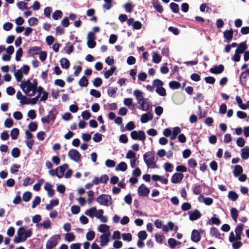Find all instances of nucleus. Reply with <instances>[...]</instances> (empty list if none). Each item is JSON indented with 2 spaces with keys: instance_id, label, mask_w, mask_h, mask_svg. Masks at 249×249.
<instances>
[{
  "instance_id": "1",
  "label": "nucleus",
  "mask_w": 249,
  "mask_h": 249,
  "mask_svg": "<svg viewBox=\"0 0 249 249\" xmlns=\"http://www.w3.org/2000/svg\"><path fill=\"white\" fill-rule=\"evenodd\" d=\"M32 235V231L31 229L26 231L23 227H20L18 230L17 236H15L14 242L16 244L24 242L28 238L30 237Z\"/></svg>"
},
{
  "instance_id": "6",
  "label": "nucleus",
  "mask_w": 249,
  "mask_h": 249,
  "mask_svg": "<svg viewBox=\"0 0 249 249\" xmlns=\"http://www.w3.org/2000/svg\"><path fill=\"white\" fill-rule=\"evenodd\" d=\"M68 155L71 160L75 162L79 161L81 158V154L78 151L74 149L70 150L68 152Z\"/></svg>"
},
{
  "instance_id": "20",
  "label": "nucleus",
  "mask_w": 249,
  "mask_h": 249,
  "mask_svg": "<svg viewBox=\"0 0 249 249\" xmlns=\"http://www.w3.org/2000/svg\"><path fill=\"white\" fill-rule=\"evenodd\" d=\"M68 168V164L67 163H64L62 165L59 166L58 167L56 168V170L58 169L59 170V172H58V178H61L63 177L64 172L66 171V170Z\"/></svg>"
},
{
  "instance_id": "19",
  "label": "nucleus",
  "mask_w": 249,
  "mask_h": 249,
  "mask_svg": "<svg viewBox=\"0 0 249 249\" xmlns=\"http://www.w3.org/2000/svg\"><path fill=\"white\" fill-rule=\"evenodd\" d=\"M152 5L154 9L158 11L159 13H162L163 11V8L160 5L158 0H153Z\"/></svg>"
},
{
  "instance_id": "27",
  "label": "nucleus",
  "mask_w": 249,
  "mask_h": 249,
  "mask_svg": "<svg viewBox=\"0 0 249 249\" xmlns=\"http://www.w3.org/2000/svg\"><path fill=\"white\" fill-rule=\"evenodd\" d=\"M127 168V165L125 162L122 161L119 163L116 167L115 170L116 171H121L124 172L126 170Z\"/></svg>"
},
{
  "instance_id": "63",
  "label": "nucleus",
  "mask_w": 249,
  "mask_h": 249,
  "mask_svg": "<svg viewBox=\"0 0 249 249\" xmlns=\"http://www.w3.org/2000/svg\"><path fill=\"white\" fill-rule=\"evenodd\" d=\"M80 211V208L78 205H73L71 207V212L73 214H78Z\"/></svg>"
},
{
  "instance_id": "26",
  "label": "nucleus",
  "mask_w": 249,
  "mask_h": 249,
  "mask_svg": "<svg viewBox=\"0 0 249 249\" xmlns=\"http://www.w3.org/2000/svg\"><path fill=\"white\" fill-rule=\"evenodd\" d=\"M238 211L235 208H232L231 209V215L232 219L235 222H237L238 216Z\"/></svg>"
},
{
  "instance_id": "60",
  "label": "nucleus",
  "mask_w": 249,
  "mask_h": 249,
  "mask_svg": "<svg viewBox=\"0 0 249 249\" xmlns=\"http://www.w3.org/2000/svg\"><path fill=\"white\" fill-rule=\"evenodd\" d=\"M90 94L95 98H99L101 96V94L100 91L95 89H91L90 90Z\"/></svg>"
},
{
  "instance_id": "7",
  "label": "nucleus",
  "mask_w": 249,
  "mask_h": 249,
  "mask_svg": "<svg viewBox=\"0 0 249 249\" xmlns=\"http://www.w3.org/2000/svg\"><path fill=\"white\" fill-rule=\"evenodd\" d=\"M56 118V114L53 113L52 110H50L49 112V114L43 117H42L41 121L43 123L49 124L50 121L54 122Z\"/></svg>"
},
{
  "instance_id": "22",
  "label": "nucleus",
  "mask_w": 249,
  "mask_h": 249,
  "mask_svg": "<svg viewBox=\"0 0 249 249\" xmlns=\"http://www.w3.org/2000/svg\"><path fill=\"white\" fill-rule=\"evenodd\" d=\"M233 31L232 29L227 30L223 32L224 37L227 40L231 41L233 37Z\"/></svg>"
},
{
  "instance_id": "24",
  "label": "nucleus",
  "mask_w": 249,
  "mask_h": 249,
  "mask_svg": "<svg viewBox=\"0 0 249 249\" xmlns=\"http://www.w3.org/2000/svg\"><path fill=\"white\" fill-rule=\"evenodd\" d=\"M60 63L61 67L63 69H67L70 66V63L69 60L66 58H62L61 59Z\"/></svg>"
},
{
  "instance_id": "30",
  "label": "nucleus",
  "mask_w": 249,
  "mask_h": 249,
  "mask_svg": "<svg viewBox=\"0 0 249 249\" xmlns=\"http://www.w3.org/2000/svg\"><path fill=\"white\" fill-rule=\"evenodd\" d=\"M116 70V67L115 66H112L109 70H108L104 72V77L105 78L107 79L111 76L113 73Z\"/></svg>"
},
{
  "instance_id": "2",
  "label": "nucleus",
  "mask_w": 249,
  "mask_h": 249,
  "mask_svg": "<svg viewBox=\"0 0 249 249\" xmlns=\"http://www.w3.org/2000/svg\"><path fill=\"white\" fill-rule=\"evenodd\" d=\"M143 160L148 168H155L157 167L156 164L154 161L155 156L152 152L148 151L145 153L143 155Z\"/></svg>"
},
{
  "instance_id": "9",
  "label": "nucleus",
  "mask_w": 249,
  "mask_h": 249,
  "mask_svg": "<svg viewBox=\"0 0 249 249\" xmlns=\"http://www.w3.org/2000/svg\"><path fill=\"white\" fill-rule=\"evenodd\" d=\"M189 215V219L191 221H195L199 219L201 216V213L198 210L196 209L194 211H189L188 212Z\"/></svg>"
},
{
  "instance_id": "37",
  "label": "nucleus",
  "mask_w": 249,
  "mask_h": 249,
  "mask_svg": "<svg viewBox=\"0 0 249 249\" xmlns=\"http://www.w3.org/2000/svg\"><path fill=\"white\" fill-rule=\"evenodd\" d=\"M168 243L169 244V245L170 246V247L171 248H175L177 245H179L180 244V242H179V241H176L175 239L174 238H169L168 240Z\"/></svg>"
},
{
  "instance_id": "17",
  "label": "nucleus",
  "mask_w": 249,
  "mask_h": 249,
  "mask_svg": "<svg viewBox=\"0 0 249 249\" xmlns=\"http://www.w3.org/2000/svg\"><path fill=\"white\" fill-rule=\"evenodd\" d=\"M41 51V48L40 47L35 46L29 48L28 51V54L29 56H33L37 54Z\"/></svg>"
},
{
  "instance_id": "38",
  "label": "nucleus",
  "mask_w": 249,
  "mask_h": 249,
  "mask_svg": "<svg viewBox=\"0 0 249 249\" xmlns=\"http://www.w3.org/2000/svg\"><path fill=\"white\" fill-rule=\"evenodd\" d=\"M228 197L231 199L232 201H235L238 197V195L233 191H231L229 192Z\"/></svg>"
},
{
  "instance_id": "28",
  "label": "nucleus",
  "mask_w": 249,
  "mask_h": 249,
  "mask_svg": "<svg viewBox=\"0 0 249 249\" xmlns=\"http://www.w3.org/2000/svg\"><path fill=\"white\" fill-rule=\"evenodd\" d=\"M97 213V209L95 207H93L87 210L85 213L89 216V217L92 218L95 216V214Z\"/></svg>"
},
{
  "instance_id": "59",
  "label": "nucleus",
  "mask_w": 249,
  "mask_h": 249,
  "mask_svg": "<svg viewBox=\"0 0 249 249\" xmlns=\"http://www.w3.org/2000/svg\"><path fill=\"white\" fill-rule=\"evenodd\" d=\"M75 239V236L73 233H68L65 235V240L69 242L73 241Z\"/></svg>"
},
{
  "instance_id": "14",
  "label": "nucleus",
  "mask_w": 249,
  "mask_h": 249,
  "mask_svg": "<svg viewBox=\"0 0 249 249\" xmlns=\"http://www.w3.org/2000/svg\"><path fill=\"white\" fill-rule=\"evenodd\" d=\"M191 240L195 243H197L201 240L200 233L196 230H193L192 231Z\"/></svg>"
},
{
  "instance_id": "40",
  "label": "nucleus",
  "mask_w": 249,
  "mask_h": 249,
  "mask_svg": "<svg viewBox=\"0 0 249 249\" xmlns=\"http://www.w3.org/2000/svg\"><path fill=\"white\" fill-rule=\"evenodd\" d=\"M134 94L138 101V103H140L142 99L143 98L142 92L139 89H136L134 91Z\"/></svg>"
},
{
  "instance_id": "11",
  "label": "nucleus",
  "mask_w": 249,
  "mask_h": 249,
  "mask_svg": "<svg viewBox=\"0 0 249 249\" xmlns=\"http://www.w3.org/2000/svg\"><path fill=\"white\" fill-rule=\"evenodd\" d=\"M140 104H141L140 109L143 111H146L152 107V105L149 103L148 99L147 98H143Z\"/></svg>"
},
{
  "instance_id": "10",
  "label": "nucleus",
  "mask_w": 249,
  "mask_h": 249,
  "mask_svg": "<svg viewBox=\"0 0 249 249\" xmlns=\"http://www.w3.org/2000/svg\"><path fill=\"white\" fill-rule=\"evenodd\" d=\"M184 177V175L181 173H174L171 178V182L173 183H178L181 181Z\"/></svg>"
},
{
  "instance_id": "62",
  "label": "nucleus",
  "mask_w": 249,
  "mask_h": 249,
  "mask_svg": "<svg viewBox=\"0 0 249 249\" xmlns=\"http://www.w3.org/2000/svg\"><path fill=\"white\" fill-rule=\"evenodd\" d=\"M95 237V232L93 231H89L86 234V238L89 241H91Z\"/></svg>"
},
{
  "instance_id": "52",
  "label": "nucleus",
  "mask_w": 249,
  "mask_h": 249,
  "mask_svg": "<svg viewBox=\"0 0 249 249\" xmlns=\"http://www.w3.org/2000/svg\"><path fill=\"white\" fill-rule=\"evenodd\" d=\"M153 85L154 87H155L157 88H159L160 87L163 86V82L159 79H156L153 80Z\"/></svg>"
},
{
  "instance_id": "34",
  "label": "nucleus",
  "mask_w": 249,
  "mask_h": 249,
  "mask_svg": "<svg viewBox=\"0 0 249 249\" xmlns=\"http://www.w3.org/2000/svg\"><path fill=\"white\" fill-rule=\"evenodd\" d=\"M249 75L245 74V72H242L239 78L240 83L242 86H245L247 83V78Z\"/></svg>"
},
{
  "instance_id": "23",
  "label": "nucleus",
  "mask_w": 249,
  "mask_h": 249,
  "mask_svg": "<svg viewBox=\"0 0 249 249\" xmlns=\"http://www.w3.org/2000/svg\"><path fill=\"white\" fill-rule=\"evenodd\" d=\"M241 157L244 160H247L249 158V147L245 146L241 150Z\"/></svg>"
},
{
  "instance_id": "4",
  "label": "nucleus",
  "mask_w": 249,
  "mask_h": 249,
  "mask_svg": "<svg viewBox=\"0 0 249 249\" xmlns=\"http://www.w3.org/2000/svg\"><path fill=\"white\" fill-rule=\"evenodd\" d=\"M131 138L134 140H140L144 141L146 139L145 133L142 130H139L138 131L134 130L130 133Z\"/></svg>"
},
{
  "instance_id": "50",
  "label": "nucleus",
  "mask_w": 249,
  "mask_h": 249,
  "mask_svg": "<svg viewBox=\"0 0 249 249\" xmlns=\"http://www.w3.org/2000/svg\"><path fill=\"white\" fill-rule=\"evenodd\" d=\"M117 88H109L107 89V92L109 96L114 97V95L117 91Z\"/></svg>"
},
{
  "instance_id": "42",
  "label": "nucleus",
  "mask_w": 249,
  "mask_h": 249,
  "mask_svg": "<svg viewBox=\"0 0 249 249\" xmlns=\"http://www.w3.org/2000/svg\"><path fill=\"white\" fill-rule=\"evenodd\" d=\"M163 166L165 170L168 172H171L174 168L173 165L168 162H165Z\"/></svg>"
},
{
  "instance_id": "18",
  "label": "nucleus",
  "mask_w": 249,
  "mask_h": 249,
  "mask_svg": "<svg viewBox=\"0 0 249 249\" xmlns=\"http://www.w3.org/2000/svg\"><path fill=\"white\" fill-rule=\"evenodd\" d=\"M153 118V115L152 113L148 112L142 115L141 118V121L142 123H146L148 121L152 120Z\"/></svg>"
},
{
  "instance_id": "44",
  "label": "nucleus",
  "mask_w": 249,
  "mask_h": 249,
  "mask_svg": "<svg viewBox=\"0 0 249 249\" xmlns=\"http://www.w3.org/2000/svg\"><path fill=\"white\" fill-rule=\"evenodd\" d=\"M11 154L14 158H18L20 156V151L19 148L15 147L12 150Z\"/></svg>"
},
{
  "instance_id": "12",
  "label": "nucleus",
  "mask_w": 249,
  "mask_h": 249,
  "mask_svg": "<svg viewBox=\"0 0 249 249\" xmlns=\"http://www.w3.org/2000/svg\"><path fill=\"white\" fill-rule=\"evenodd\" d=\"M244 229V225L239 224L235 229V239L236 240H240L241 239V234Z\"/></svg>"
},
{
  "instance_id": "46",
  "label": "nucleus",
  "mask_w": 249,
  "mask_h": 249,
  "mask_svg": "<svg viewBox=\"0 0 249 249\" xmlns=\"http://www.w3.org/2000/svg\"><path fill=\"white\" fill-rule=\"evenodd\" d=\"M37 89L33 86L31 84L28 87L25 89L24 91H23L26 94H28L31 91H33L34 92H36Z\"/></svg>"
},
{
  "instance_id": "48",
  "label": "nucleus",
  "mask_w": 249,
  "mask_h": 249,
  "mask_svg": "<svg viewBox=\"0 0 249 249\" xmlns=\"http://www.w3.org/2000/svg\"><path fill=\"white\" fill-rule=\"evenodd\" d=\"M109 229V226L106 224H101L98 228V231L101 232H106L108 231Z\"/></svg>"
},
{
  "instance_id": "55",
  "label": "nucleus",
  "mask_w": 249,
  "mask_h": 249,
  "mask_svg": "<svg viewBox=\"0 0 249 249\" xmlns=\"http://www.w3.org/2000/svg\"><path fill=\"white\" fill-rule=\"evenodd\" d=\"M29 131L32 132L35 131L37 128V124L36 122H31L28 124Z\"/></svg>"
},
{
  "instance_id": "29",
  "label": "nucleus",
  "mask_w": 249,
  "mask_h": 249,
  "mask_svg": "<svg viewBox=\"0 0 249 249\" xmlns=\"http://www.w3.org/2000/svg\"><path fill=\"white\" fill-rule=\"evenodd\" d=\"M188 165L190 168H193L195 171V175L196 174V171L195 168L197 166V163L196 160L194 158L190 159L187 162Z\"/></svg>"
},
{
  "instance_id": "35",
  "label": "nucleus",
  "mask_w": 249,
  "mask_h": 249,
  "mask_svg": "<svg viewBox=\"0 0 249 249\" xmlns=\"http://www.w3.org/2000/svg\"><path fill=\"white\" fill-rule=\"evenodd\" d=\"M78 84L81 87H87L89 84L88 79L85 76H82L79 81Z\"/></svg>"
},
{
  "instance_id": "54",
  "label": "nucleus",
  "mask_w": 249,
  "mask_h": 249,
  "mask_svg": "<svg viewBox=\"0 0 249 249\" xmlns=\"http://www.w3.org/2000/svg\"><path fill=\"white\" fill-rule=\"evenodd\" d=\"M103 81L101 78L96 77L93 81V85L95 87H99L102 84Z\"/></svg>"
},
{
  "instance_id": "41",
  "label": "nucleus",
  "mask_w": 249,
  "mask_h": 249,
  "mask_svg": "<svg viewBox=\"0 0 249 249\" xmlns=\"http://www.w3.org/2000/svg\"><path fill=\"white\" fill-rule=\"evenodd\" d=\"M161 60V57L157 53H154L153 55L152 61L156 64L159 63Z\"/></svg>"
},
{
  "instance_id": "45",
  "label": "nucleus",
  "mask_w": 249,
  "mask_h": 249,
  "mask_svg": "<svg viewBox=\"0 0 249 249\" xmlns=\"http://www.w3.org/2000/svg\"><path fill=\"white\" fill-rule=\"evenodd\" d=\"M124 8L127 13H130L132 12L133 10V6L131 3H126L124 5Z\"/></svg>"
},
{
  "instance_id": "56",
  "label": "nucleus",
  "mask_w": 249,
  "mask_h": 249,
  "mask_svg": "<svg viewBox=\"0 0 249 249\" xmlns=\"http://www.w3.org/2000/svg\"><path fill=\"white\" fill-rule=\"evenodd\" d=\"M43 181L44 180L43 179L38 180V182L34 185L33 189L36 191H39L40 190V187L43 184Z\"/></svg>"
},
{
  "instance_id": "13",
  "label": "nucleus",
  "mask_w": 249,
  "mask_h": 249,
  "mask_svg": "<svg viewBox=\"0 0 249 249\" xmlns=\"http://www.w3.org/2000/svg\"><path fill=\"white\" fill-rule=\"evenodd\" d=\"M110 235V233L108 232L107 233H104L102 234L100 236V238L101 239L100 241V245L102 247L106 246L108 243L109 242V236Z\"/></svg>"
},
{
  "instance_id": "25",
  "label": "nucleus",
  "mask_w": 249,
  "mask_h": 249,
  "mask_svg": "<svg viewBox=\"0 0 249 249\" xmlns=\"http://www.w3.org/2000/svg\"><path fill=\"white\" fill-rule=\"evenodd\" d=\"M210 233L211 236H214L215 238L218 239H221L219 231L215 227H213L210 229Z\"/></svg>"
},
{
  "instance_id": "53",
  "label": "nucleus",
  "mask_w": 249,
  "mask_h": 249,
  "mask_svg": "<svg viewBox=\"0 0 249 249\" xmlns=\"http://www.w3.org/2000/svg\"><path fill=\"white\" fill-rule=\"evenodd\" d=\"M22 49L21 48H19L16 53L15 59L16 61H18L20 60V58L22 55Z\"/></svg>"
},
{
  "instance_id": "47",
  "label": "nucleus",
  "mask_w": 249,
  "mask_h": 249,
  "mask_svg": "<svg viewBox=\"0 0 249 249\" xmlns=\"http://www.w3.org/2000/svg\"><path fill=\"white\" fill-rule=\"evenodd\" d=\"M32 193L30 192L27 191L23 193L22 196V199L25 202L29 201L32 197Z\"/></svg>"
},
{
  "instance_id": "64",
  "label": "nucleus",
  "mask_w": 249,
  "mask_h": 249,
  "mask_svg": "<svg viewBox=\"0 0 249 249\" xmlns=\"http://www.w3.org/2000/svg\"><path fill=\"white\" fill-rule=\"evenodd\" d=\"M30 67L27 65H24L19 70H21V71L22 72V74L25 75H27L28 74L30 71Z\"/></svg>"
},
{
  "instance_id": "49",
  "label": "nucleus",
  "mask_w": 249,
  "mask_h": 249,
  "mask_svg": "<svg viewBox=\"0 0 249 249\" xmlns=\"http://www.w3.org/2000/svg\"><path fill=\"white\" fill-rule=\"evenodd\" d=\"M14 75L18 82H20L23 77L22 72L21 71V70H18L15 72Z\"/></svg>"
},
{
  "instance_id": "57",
  "label": "nucleus",
  "mask_w": 249,
  "mask_h": 249,
  "mask_svg": "<svg viewBox=\"0 0 249 249\" xmlns=\"http://www.w3.org/2000/svg\"><path fill=\"white\" fill-rule=\"evenodd\" d=\"M102 140V135L101 134L96 133L93 137V140L95 142H99Z\"/></svg>"
},
{
  "instance_id": "8",
  "label": "nucleus",
  "mask_w": 249,
  "mask_h": 249,
  "mask_svg": "<svg viewBox=\"0 0 249 249\" xmlns=\"http://www.w3.org/2000/svg\"><path fill=\"white\" fill-rule=\"evenodd\" d=\"M149 193V189L143 184H142L138 188V193L139 196H147Z\"/></svg>"
},
{
  "instance_id": "51",
  "label": "nucleus",
  "mask_w": 249,
  "mask_h": 249,
  "mask_svg": "<svg viewBox=\"0 0 249 249\" xmlns=\"http://www.w3.org/2000/svg\"><path fill=\"white\" fill-rule=\"evenodd\" d=\"M32 84L31 82L29 79L27 80L26 81H22L20 87L23 91H24L25 89L30 85Z\"/></svg>"
},
{
  "instance_id": "39",
  "label": "nucleus",
  "mask_w": 249,
  "mask_h": 249,
  "mask_svg": "<svg viewBox=\"0 0 249 249\" xmlns=\"http://www.w3.org/2000/svg\"><path fill=\"white\" fill-rule=\"evenodd\" d=\"M169 6L174 13H178L179 11L178 5L176 3L172 2Z\"/></svg>"
},
{
  "instance_id": "61",
  "label": "nucleus",
  "mask_w": 249,
  "mask_h": 249,
  "mask_svg": "<svg viewBox=\"0 0 249 249\" xmlns=\"http://www.w3.org/2000/svg\"><path fill=\"white\" fill-rule=\"evenodd\" d=\"M40 197L39 196H35L32 202V207L33 208H36V207L40 203Z\"/></svg>"
},
{
  "instance_id": "5",
  "label": "nucleus",
  "mask_w": 249,
  "mask_h": 249,
  "mask_svg": "<svg viewBox=\"0 0 249 249\" xmlns=\"http://www.w3.org/2000/svg\"><path fill=\"white\" fill-rule=\"evenodd\" d=\"M111 199V197L110 196L102 194L96 198V201L101 205L108 206L110 204H109V201Z\"/></svg>"
},
{
  "instance_id": "15",
  "label": "nucleus",
  "mask_w": 249,
  "mask_h": 249,
  "mask_svg": "<svg viewBox=\"0 0 249 249\" xmlns=\"http://www.w3.org/2000/svg\"><path fill=\"white\" fill-rule=\"evenodd\" d=\"M224 65L220 64L218 66H215L210 70V71L213 74H220L224 71Z\"/></svg>"
},
{
  "instance_id": "43",
  "label": "nucleus",
  "mask_w": 249,
  "mask_h": 249,
  "mask_svg": "<svg viewBox=\"0 0 249 249\" xmlns=\"http://www.w3.org/2000/svg\"><path fill=\"white\" fill-rule=\"evenodd\" d=\"M156 92L161 96L166 95V89L162 86L156 89Z\"/></svg>"
},
{
  "instance_id": "16",
  "label": "nucleus",
  "mask_w": 249,
  "mask_h": 249,
  "mask_svg": "<svg viewBox=\"0 0 249 249\" xmlns=\"http://www.w3.org/2000/svg\"><path fill=\"white\" fill-rule=\"evenodd\" d=\"M248 49V45L246 44V42H242L239 43L238 45L237 49L235 50L237 53H243L246 51Z\"/></svg>"
},
{
  "instance_id": "58",
  "label": "nucleus",
  "mask_w": 249,
  "mask_h": 249,
  "mask_svg": "<svg viewBox=\"0 0 249 249\" xmlns=\"http://www.w3.org/2000/svg\"><path fill=\"white\" fill-rule=\"evenodd\" d=\"M138 236L139 238V239L144 240L147 238V234L145 231H141L139 232Z\"/></svg>"
},
{
  "instance_id": "36",
  "label": "nucleus",
  "mask_w": 249,
  "mask_h": 249,
  "mask_svg": "<svg viewBox=\"0 0 249 249\" xmlns=\"http://www.w3.org/2000/svg\"><path fill=\"white\" fill-rule=\"evenodd\" d=\"M63 16V13L61 11L57 10L55 11L52 15V18L54 20H58Z\"/></svg>"
},
{
  "instance_id": "21",
  "label": "nucleus",
  "mask_w": 249,
  "mask_h": 249,
  "mask_svg": "<svg viewBox=\"0 0 249 249\" xmlns=\"http://www.w3.org/2000/svg\"><path fill=\"white\" fill-rule=\"evenodd\" d=\"M243 172V169L242 167L240 165H236L234 168L233 174L235 177H238Z\"/></svg>"
},
{
  "instance_id": "33",
  "label": "nucleus",
  "mask_w": 249,
  "mask_h": 249,
  "mask_svg": "<svg viewBox=\"0 0 249 249\" xmlns=\"http://www.w3.org/2000/svg\"><path fill=\"white\" fill-rule=\"evenodd\" d=\"M236 101L237 102L239 107L242 109L245 110L247 109V106L243 104L242 100L239 96H236L235 97Z\"/></svg>"
},
{
  "instance_id": "31",
  "label": "nucleus",
  "mask_w": 249,
  "mask_h": 249,
  "mask_svg": "<svg viewBox=\"0 0 249 249\" xmlns=\"http://www.w3.org/2000/svg\"><path fill=\"white\" fill-rule=\"evenodd\" d=\"M19 133V130L18 128L12 129L10 132V136L12 140H16L18 138Z\"/></svg>"
},
{
  "instance_id": "3",
  "label": "nucleus",
  "mask_w": 249,
  "mask_h": 249,
  "mask_svg": "<svg viewBox=\"0 0 249 249\" xmlns=\"http://www.w3.org/2000/svg\"><path fill=\"white\" fill-rule=\"evenodd\" d=\"M60 239V236L59 235L52 236L46 242V249H53L57 245Z\"/></svg>"
},
{
  "instance_id": "32",
  "label": "nucleus",
  "mask_w": 249,
  "mask_h": 249,
  "mask_svg": "<svg viewBox=\"0 0 249 249\" xmlns=\"http://www.w3.org/2000/svg\"><path fill=\"white\" fill-rule=\"evenodd\" d=\"M169 86L171 89H179L181 85L179 82L176 81H171L169 83Z\"/></svg>"
}]
</instances>
